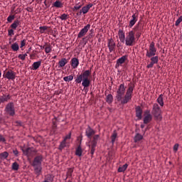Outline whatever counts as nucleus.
<instances>
[{"mask_svg":"<svg viewBox=\"0 0 182 182\" xmlns=\"http://www.w3.org/2000/svg\"><path fill=\"white\" fill-rule=\"evenodd\" d=\"M89 29H90V24H87V26H85L82 29L80 30L77 35V38H83L85 35L89 31Z\"/></svg>","mask_w":182,"mask_h":182,"instance_id":"obj_12","label":"nucleus"},{"mask_svg":"<svg viewBox=\"0 0 182 182\" xmlns=\"http://www.w3.org/2000/svg\"><path fill=\"white\" fill-rule=\"evenodd\" d=\"M64 147H66V141L63 139L59 146V150H63Z\"/></svg>","mask_w":182,"mask_h":182,"instance_id":"obj_38","label":"nucleus"},{"mask_svg":"<svg viewBox=\"0 0 182 182\" xmlns=\"http://www.w3.org/2000/svg\"><path fill=\"white\" fill-rule=\"evenodd\" d=\"M53 6L54 8H58V9L63 8V3H62V1L59 0H57L53 4Z\"/></svg>","mask_w":182,"mask_h":182,"instance_id":"obj_23","label":"nucleus"},{"mask_svg":"<svg viewBox=\"0 0 182 182\" xmlns=\"http://www.w3.org/2000/svg\"><path fill=\"white\" fill-rule=\"evenodd\" d=\"M23 153L27 157H33V156H36L38 151L32 148H27L26 149H23Z\"/></svg>","mask_w":182,"mask_h":182,"instance_id":"obj_10","label":"nucleus"},{"mask_svg":"<svg viewBox=\"0 0 182 182\" xmlns=\"http://www.w3.org/2000/svg\"><path fill=\"white\" fill-rule=\"evenodd\" d=\"M127 60V55H123L122 57L119 58L116 63L115 68H119V66H122L124 62H126Z\"/></svg>","mask_w":182,"mask_h":182,"instance_id":"obj_16","label":"nucleus"},{"mask_svg":"<svg viewBox=\"0 0 182 182\" xmlns=\"http://www.w3.org/2000/svg\"><path fill=\"white\" fill-rule=\"evenodd\" d=\"M149 58H151V63L147 65V69H151L154 66V65H157V63H159V56L154 55L152 57H150Z\"/></svg>","mask_w":182,"mask_h":182,"instance_id":"obj_11","label":"nucleus"},{"mask_svg":"<svg viewBox=\"0 0 182 182\" xmlns=\"http://www.w3.org/2000/svg\"><path fill=\"white\" fill-rule=\"evenodd\" d=\"M107 47L109 48V52H114L116 49V43H114V40H113V38L108 40Z\"/></svg>","mask_w":182,"mask_h":182,"instance_id":"obj_14","label":"nucleus"},{"mask_svg":"<svg viewBox=\"0 0 182 182\" xmlns=\"http://www.w3.org/2000/svg\"><path fill=\"white\" fill-rule=\"evenodd\" d=\"M80 8H82V5L76 4L73 7V11H79V9H80Z\"/></svg>","mask_w":182,"mask_h":182,"instance_id":"obj_43","label":"nucleus"},{"mask_svg":"<svg viewBox=\"0 0 182 182\" xmlns=\"http://www.w3.org/2000/svg\"><path fill=\"white\" fill-rule=\"evenodd\" d=\"M2 76V73L0 70V77Z\"/></svg>","mask_w":182,"mask_h":182,"instance_id":"obj_60","label":"nucleus"},{"mask_svg":"<svg viewBox=\"0 0 182 182\" xmlns=\"http://www.w3.org/2000/svg\"><path fill=\"white\" fill-rule=\"evenodd\" d=\"M68 60L66 58H62L59 62H58V65H59V68H63L64 66H65V65H67Z\"/></svg>","mask_w":182,"mask_h":182,"instance_id":"obj_26","label":"nucleus"},{"mask_svg":"<svg viewBox=\"0 0 182 182\" xmlns=\"http://www.w3.org/2000/svg\"><path fill=\"white\" fill-rule=\"evenodd\" d=\"M135 143H139L141 140H143V136L140 134H136L134 138Z\"/></svg>","mask_w":182,"mask_h":182,"instance_id":"obj_28","label":"nucleus"},{"mask_svg":"<svg viewBox=\"0 0 182 182\" xmlns=\"http://www.w3.org/2000/svg\"><path fill=\"white\" fill-rule=\"evenodd\" d=\"M65 82H72L73 80V75H69L63 77Z\"/></svg>","mask_w":182,"mask_h":182,"instance_id":"obj_35","label":"nucleus"},{"mask_svg":"<svg viewBox=\"0 0 182 182\" xmlns=\"http://www.w3.org/2000/svg\"><path fill=\"white\" fill-rule=\"evenodd\" d=\"M23 55L24 56V58H26V56H28V54H27V53H25V54H23Z\"/></svg>","mask_w":182,"mask_h":182,"instance_id":"obj_57","label":"nucleus"},{"mask_svg":"<svg viewBox=\"0 0 182 182\" xmlns=\"http://www.w3.org/2000/svg\"><path fill=\"white\" fill-rule=\"evenodd\" d=\"M71 136H72V134L70 133L69 134L65 136V137L64 138L63 140H65V141H66V140H69L70 139Z\"/></svg>","mask_w":182,"mask_h":182,"instance_id":"obj_49","label":"nucleus"},{"mask_svg":"<svg viewBox=\"0 0 182 182\" xmlns=\"http://www.w3.org/2000/svg\"><path fill=\"white\" fill-rule=\"evenodd\" d=\"M117 138V133L114 132L113 134L111 136L112 144H114V141H116Z\"/></svg>","mask_w":182,"mask_h":182,"instance_id":"obj_36","label":"nucleus"},{"mask_svg":"<svg viewBox=\"0 0 182 182\" xmlns=\"http://www.w3.org/2000/svg\"><path fill=\"white\" fill-rule=\"evenodd\" d=\"M141 114H143V109L141 108L138 107L136 109V116L139 119V120H141Z\"/></svg>","mask_w":182,"mask_h":182,"instance_id":"obj_24","label":"nucleus"},{"mask_svg":"<svg viewBox=\"0 0 182 182\" xmlns=\"http://www.w3.org/2000/svg\"><path fill=\"white\" fill-rule=\"evenodd\" d=\"M73 173V168H70L68 170L67 176H68L69 177H72V173Z\"/></svg>","mask_w":182,"mask_h":182,"instance_id":"obj_42","label":"nucleus"},{"mask_svg":"<svg viewBox=\"0 0 182 182\" xmlns=\"http://www.w3.org/2000/svg\"><path fill=\"white\" fill-rule=\"evenodd\" d=\"M9 156V154L7 151H4L0 154V159H1V160H5L6 159H8Z\"/></svg>","mask_w":182,"mask_h":182,"instance_id":"obj_32","label":"nucleus"},{"mask_svg":"<svg viewBox=\"0 0 182 182\" xmlns=\"http://www.w3.org/2000/svg\"><path fill=\"white\" fill-rule=\"evenodd\" d=\"M53 128L56 129L57 127L56 122H53Z\"/></svg>","mask_w":182,"mask_h":182,"instance_id":"obj_55","label":"nucleus"},{"mask_svg":"<svg viewBox=\"0 0 182 182\" xmlns=\"http://www.w3.org/2000/svg\"><path fill=\"white\" fill-rule=\"evenodd\" d=\"M68 18H69V15L66 14H63L60 16H59V18L61 19V21H66Z\"/></svg>","mask_w":182,"mask_h":182,"instance_id":"obj_37","label":"nucleus"},{"mask_svg":"<svg viewBox=\"0 0 182 182\" xmlns=\"http://www.w3.org/2000/svg\"><path fill=\"white\" fill-rule=\"evenodd\" d=\"M106 102L109 105H112V103H113V95H112V94L107 95Z\"/></svg>","mask_w":182,"mask_h":182,"instance_id":"obj_30","label":"nucleus"},{"mask_svg":"<svg viewBox=\"0 0 182 182\" xmlns=\"http://www.w3.org/2000/svg\"><path fill=\"white\" fill-rule=\"evenodd\" d=\"M144 116V124H149L153 120V115L150 114V110H146Z\"/></svg>","mask_w":182,"mask_h":182,"instance_id":"obj_9","label":"nucleus"},{"mask_svg":"<svg viewBox=\"0 0 182 182\" xmlns=\"http://www.w3.org/2000/svg\"><path fill=\"white\" fill-rule=\"evenodd\" d=\"M68 182H72L71 181H68Z\"/></svg>","mask_w":182,"mask_h":182,"instance_id":"obj_63","label":"nucleus"},{"mask_svg":"<svg viewBox=\"0 0 182 182\" xmlns=\"http://www.w3.org/2000/svg\"><path fill=\"white\" fill-rule=\"evenodd\" d=\"M39 29H40V33H45V31H48V26H40Z\"/></svg>","mask_w":182,"mask_h":182,"instance_id":"obj_39","label":"nucleus"},{"mask_svg":"<svg viewBox=\"0 0 182 182\" xmlns=\"http://www.w3.org/2000/svg\"><path fill=\"white\" fill-rule=\"evenodd\" d=\"M14 19H15V16L14 15H10L8 18H7V21L9 22V23H11V22H12L14 21Z\"/></svg>","mask_w":182,"mask_h":182,"instance_id":"obj_41","label":"nucleus"},{"mask_svg":"<svg viewBox=\"0 0 182 182\" xmlns=\"http://www.w3.org/2000/svg\"><path fill=\"white\" fill-rule=\"evenodd\" d=\"M144 127H145L144 124L141 125V129H144Z\"/></svg>","mask_w":182,"mask_h":182,"instance_id":"obj_56","label":"nucleus"},{"mask_svg":"<svg viewBox=\"0 0 182 182\" xmlns=\"http://www.w3.org/2000/svg\"><path fill=\"white\" fill-rule=\"evenodd\" d=\"M2 163V159L0 158V164Z\"/></svg>","mask_w":182,"mask_h":182,"instance_id":"obj_59","label":"nucleus"},{"mask_svg":"<svg viewBox=\"0 0 182 182\" xmlns=\"http://www.w3.org/2000/svg\"><path fill=\"white\" fill-rule=\"evenodd\" d=\"M118 35H119V41H121L122 43H124L126 36L124 35V32H123V30L119 29L118 32Z\"/></svg>","mask_w":182,"mask_h":182,"instance_id":"obj_19","label":"nucleus"},{"mask_svg":"<svg viewBox=\"0 0 182 182\" xmlns=\"http://www.w3.org/2000/svg\"><path fill=\"white\" fill-rule=\"evenodd\" d=\"M53 59H56V55L53 57Z\"/></svg>","mask_w":182,"mask_h":182,"instance_id":"obj_61","label":"nucleus"},{"mask_svg":"<svg viewBox=\"0 0 182 182\" xmlns=\"http://www.w3.org/2000/svg\"><path fill=\"white\" fill-rule=\"evenodd\" d=\"M15 126H22V122L21 121H16L14 122Z\"/></svg>","mask_w":182,"mask_h":182,"instance_id":"obj_47","label":"nucleus"},{"mask_svg":"<svg viewBox=\"0 0 182 182\" xmlns=\"http://www.w3.org/2000/svg\"><path fill=\"white\" fill-rule=\"evenodd\" d=\"M25 45H26V40H22L21 41V46H20V48H23V46H25Z\"/></svg>","mask_w":182,"mask_h":182,"instance_id":"obj_45","label":"nucleus"},{"mask_svg":"<svg viewBox=\"0 0 182 182\" xmlns=\"http://www.w3.org/2000/svg\"><path fill=\"white\" fill-rule=\"evenodd\" d=\"M135 33H136L134 31H131L127 33L125 38V44L127 46H133L134 45L136 41V37L134 36Z\"/></svg>","mask_w":182,"mask_h":182,"instance_id":"obj_5","label":"nucleus"},{"mask_svg":"<svg viewBox=\"0 0 182 182\" xmlns=\"http://www.w3.org/2000/svg\"><path fill=\"white\" fill-rule=\"evenodd\" d=\"M140 36H141V33H138V34H136V38L139 39V38H140Z\"/></svg>","mask_w":182,"mask_h":182,"instance_id":"obj_54","label":"nucleus"},{"mask_svg":"<svg viewBox=\"0 0 182 182\" xmlns=\"http://www.w3.org/2000/svg\"><path fill=\"white\" fill-rule=\"evenodd\" d=\"M90 75H92V70H87L80 75H77L75 80V83H82L84 89L89 87L90 86V80L89 79Z\"/></svg>","mask_w":182,"mask_h":182,"instance_id":"obj_3","label":"nucleus"},{"mask_svg":"<svg viewBox=\"0 0 182 182\" xmlns=\"http://www.w3.org/2000/svg\"><path fill=\"white\" fill-rule=\"evenodd\" d=\"M152 114H154L156 120H161V109H160L159 104H154L152 108Z\"/></svg>","mask_w":182,"mask_h":182,"instance_id":"obj_7","label":"nucleus"},{"mask_svg":"<svg viewBox=\"0 0 182 182\" xmlns=\"http://www.w3.org/2000/svg\"><path fill=\"white\" fill-rule=\"evenodd\" d=\"M12 170H14V171H18V170H19V164H18L16 162H14L12 164Z\"/></svg>","mask_w":182,"mask_h":182,"instance_id":"obj_34","label":"nucleus"},{"mask_svg":"<svg viewBox=\"0 0 182 182\" xmlns=\"http://www.w3.org/2000/svg\"><path fill=\"white\" fill-rule=\"evenodd\" d=\"M11 48L14 52H18L19 50V45L18 43H14L11 46Z\"/></svg>","mask_w":182,"mask_h":182,"instance_id":"obj_29","label":"nucleus"},{"mask_svg":"<svg viewBox=\"0 0 182 182\" xmlns=\"http://www.w3.org/2000/svg\"><path fill=\"white\" fill-rule=\"evenodd\" d=\"M157 102L160 106H164V102L163 101V94H161L157 98Z\"/></svg>","mask_w":182,"mask_h":182,"instance_id":"obj_31","label":"nucleus"},{"mask_svg":"<svg viewBox=\"0 0 182 182\" xmlns=\"http://www.w3.org/2000/svg\"><path fill=\"white\" fill-rule=\"evenodd\" d=\"M44 4H46V1H44Z\"/></svg>","mask_w":182,"mask_h":182,"instance_id":"obj_62","label":"nucleus"},{"mask_svg":"<svg viewBox=\"0 0 182 182\" xmlns=\"http://www.w3.org/2000/svg\"><path fill=\"white\" fill-rule=\"evenodd\" d=\"M156 53H157V48H156L154 42L152 41L149 44V49H146V58H152V56H156Z\"/></svg>","mask_w":182,"mask_h":182,"instance_id":"obj_6","label":"nucleus"},{"mask_svg":"<svg viewBox=\"0 0 182 182\" xmlns=\"http://www.w3.org/2000/svg\"><path fill=\"white\" fill-rule=\"evenodd\" d=\"M46 48V46H41V49H45Z\"/></svg>","mask_w":182,"mask_h":182,"instance_id":"obj_58","label":"nucleus"},{"mask_svg":"<svg viewBox=\"0 0 182 182\" xmlns=\"http://www.w3.org/2000/svg\"><path fill=\"white\" fill-rule=\"evenodd\" d=\"M11 99V95H4L2 96H0V105L1 103H5V102H8Z\"/></svg>","mask_w":182,"mask_h":182,"instance_id":"obj_20","label":"nucleus"},{"mask_svg":"<svg viewBox=\"0 0 182 182\" xmlns=\"http://www.w3.org/2000/svg\"><path fill=\"white\" fill-rule=\"evenodd\" d=\"M27 11H29V9H27Z\"/></svg>","mask_w":182,"mask_h":182,"instance_id":"obj_64","label":"nucleus"},{"mask_svg":"<svg viewBox=\"0 0 182 182\" xmlns=\"http://www.w3.org/2000/svg\"><path fill=\"white\" fill-rule=\"evenodd\" d=\"M133 90H134L133 85L129 84L126 92L124 84H121L117 90L116 99L117 102H121V105H127L132 100V97H133ZM124 93H126L125 95Z\"/></svg>","mask_w":182,"mask_h":182,"instance_id":"obj_1","label":"nucleus"},{"mask_svg":"<svg viewBox=\"0 0 182 182\" xmlns=\"http://www.w3.org/2000/svg\"><path fill=\"white\" fill-rule=\"evenodd\" d=\"M137 21H139V14H134L132 16V18L129 21V28H133V26H134V25H136V22H137Z\"/></svg>","mask_w":182,"mask_h":182,"instance_id":"obj_13","label":"nucleus"},{"mask_svg":"<svg viewBox=\"0 0 182 182\" xmlns=\"http://www.w3.org/2000/svg\"><path fill=\"white\" fill-rule=\"evenodd\" d=\"M16 76V73H15L12 70L7 71L5 75V77H6V79H9V80H15Z\"/></svg>","mask_w":182,"mask_h":182,"instance_id":"obj_15","label":"nucleus"},{"mask_svg":"<svg viewBox=\"0 0 182 182\" xmlns=\"http://www.w3.org/2000/svg\"><path fill=\"white\" fill-rule=\"evenodd\" d=\"M128 167H129V164H125L124 165H123L122 166H120L118 168V172L119 173H124L125 170H127Z\"/></svg>","mask_w":182,"mask_h":182,"instance_id":"obj_27","label":"nucleus"},{"mask_svg":"<svg viewBox=\"0 0 182 182\" xmlns=\"http://www.w3.org/2000/svg\"><path fill=\"white\" fill-rule=\"evenodd\" d=\"M82 153H83V149H82V146L80 144L75 150V156H77L78 157H82Z\"/></svg>","mask_w":182,"mask_h":182,"instance_id":"obj_22","label":"nucleus"},{"mask_svg":"<svg viewBox=\"0 0 182 182\" xmlns=\"http://www.w3.org/2000/svg\"><path fill=\"white\" fill-rule=\"evenodd\" d=\"M140 25V23H138L134 28V31H139V26Z\"/></svg>","mask_w":182,"mask_h":182,"instance_id":"obj_52","label":"nucleus"},{"mask_svg":"<svg viewBox=\"0 0 182 182\" xmlns=\"http://www.w3.org/2000/svg\"><path fill=\"white\" fill-rule=\"evenodd\" d=\"M93 6L92 4H88L87 5L83 6L81 9V11L82 12V14L84 15H86V14H87V12H89V11L90 10V8H92Z\"/></svg>","mask_w":182,"mask_h":182,"instance_id":"obj_17","label":"nucleus"},{"mask_svg":"<svg viewBox=\"0 0 182 182\" xmlns=\"http://www.w3.org/2000/svg\"><path fill=\"white\" fill-rule=\"evenodd\" d=\"M42 161H43V156L42 155H37L31 164L36 174L38 176H41V173H42Z\"/></svg>","mask_w":182,"mask_h":182,"instance_id":"obj_4","label":"nucleus"},{"mask_svg":"<svg viewBox=\"0 0 182 182\" xmlns=\"http://www.w3.org/2000/svg\"><path fill=\"white\" fill-rule=\"evenodd\" d=\"M71 66L73 69H76L79 66V60L76 58L71 59Z\"/></svg>","mask_w":182,"mask_h":182,"instance_id":"obj_18","label":"nucleus"},{"mask_svg":"<svg viewBox=\"0 0 182 182\" xmlns=\"http://www.w3.org/2000/svg\"><path fill=\"white\" fill-rule=\"evenodd\" d=\"M177 150H178V144H176L174 146H173V151L177 152Z\"/></svg>","mask_w":182,"mask_h":182,"instance_id":"obj_48","label":"nucleus"},{"mask_svg":"<svg viewBox=\"0 0 182 182\" xmlns=\"http://www.w3.org/2000/svg\"><path fill=\"white\" fill-rule=\"evenodd\" d=\"M18 59H21V60H25V59H26L25 56L22 54L18 55Z\"/></svg>","mask_w":182,"mask_h":182,"instance_id":"obj_50","label":"nucleus"},{"mask_svg":"<svg viewBox=\"0 0 182 182\" xmlns=\"http://www.w3.org/2000/svg\"><path fill=\"white\" fill-rule=\"evenodd\" d=\"M19 25H21V21L19 20H15L14 23L10 26V28L15 30L16 28H18V26H19Z\"/></svg>","mask_w":182,"mask_h":182,"instance_id":"obj_25","label":"nucleus"},{"mask_svg":"<svg viewBox=\"0 0 182 182\" xmlns=\"http://www.w3.org/2000/svg\"><path fill=\"white\" fill-rule=\"evenodd\" d=\"M13 35H15V33H14V28L8 30V36H13Z\"/></svg>","mask_w":182,"mask_h":182,"instance_id":"obj_44","label":"nucleus"},{"mask_svg":"<svg viewBox=\"0 0 182 182\" xmlns=\"http://www.w3.org/2000/svg\"><path fill=\"white\" fill-rule=\"evenodd\" d=\"M4 112H6V114L14 117L15 114V105L14 102L8 103L5 107Z\"/></svg>","mask_w":182,"mask_h":182,"instance_id":"obj_8","label":"nucleus"},{"mask_svg":"<svg viewBox=\"0 0 182 182\" xmlns=\"http://www.w3.org/2000/svg\"><path fill=\"white\" fill-rule=\"evenodd\" d=\"M45 52H46V53H50V52H52V46L51 45H46Z\"/></svg>","mask_w":182,"mask_h":182,"instance_id":"obj_33","label":"nucleus"},{"mask_svg":"<svg viewBox=\"0 0 182 182\" xmlns=\"http://www.w3.org/2000/svg\"><path fill=\"white\" fill-rule=\"evenodd\" d=\"M182 22V16H181L176 21L175 23V26H178V25H180V23H181Z\"/></svg>","mask_w":182,"mask_h":182,"instance_id":"obj_40","label":"nucleus"},{"mask_svg":"<svg viewBox=\"0 0 182 182\" xmlns=\"http://www.w3.org/2000/svg\"><path fill=\"white\" fill-rule=\"evenodd\" d=\"M41 65H42V61L34 62L32 65L31 70H38L41 68Z\"/></svg>","mask_w":182,"mask_h":182,"instance_id":"obj_21","label":"nucleus"},{"mask_svg":"<svg viewBox=\"0 0 182 182\" xmlns=\"http://www.w3.org/2000/svg\"><path fill=\"white\" fill-rule=\"evenodd\" d=\"M13 153H14V156H16V157H18V154H19V151H18L17 149L13 150Z\"/></svg>","mask_w":182,"mask_h":182,"instance_id":"obj_51","label":"nucleus"},{"mask_svg":"<svg viewBox=\"0 0 182 182\" xmlns=\"http://www.w3.org/2000/svg\"><path fill=\"white\" fill-rule=\"evenodd\" d=\"M5 141H6L5 137H4L2 135H0V143H5Z\"/></svg>","mask_w":182,"mask_h":182,"instance_id":"obj_46","label":"nucleus"},{"mask_svg":"<svg viewBox=\"0 0 182 182\" xmlns=\"http://www.w3.org/2000/svg\"><path fill=\"white\" fill-rule=\"evenodd\" d=\"M82 14H83V11H82V9H80V11L76 14V15L77 16H81Z\"/></svg>","mask_w":182,"mask_h":182,"instance_id":"obj_53","label":"nucleus"},{"mask_svg":"<svg viewBox=\"0 0 182 182\" xmlns=\"http://www.w3.org/2000/svg\"><path fill=\"white\" fill-rule=\"evenodd\" d=\"M85 135L87 139H92L91 144L89 146L90 149V154L93 156L95 154V151H96V146H97V141L100 139V135L96 134V131H95L90 126H88L85 129Z\"/></svg>","mask_w":182,"mask_h":182,"instance_id":"obj_2","label":"nucleus"}]
</instances>
